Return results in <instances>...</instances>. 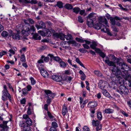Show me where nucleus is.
<instances>
[{
  "label": "nucleus",
  "instance_id": "60",
  "mask_svg": "<svg viewBox=\"0 0 131 131\" xmlns=\"http://www.w3.org/2000/svg\"><path fill=\"white\" fill-rule=\"evenodd\" d=\"M31 108L30 107H29L28 108L27 114L28 115H30L31 114Z\"/></svg>",
  "mask_w": 131,
  "mask_h": 131
},
{
  "label": "nucleus",
  "instance_id": "10",
  "mask_svg": "<svg viewBox=\"0 0 131 131\" xmlns=\"http://www.w3.org/2000/svg\"><path fill=\"white\" fill-rule=\"evenodd\" d=\"M45 29V30H44L43 31H39V32L41 33V35L43 36H51V33L49 29L46 28Z\"/></svg>",
  "mask_w": 131,
  "mask_h": 131
},
{
  "label": "nucleus",
  "instance_id": "27",
  "mask_svg": "<svg viewBox=\"0 0 131 131\" xmlns=\"http://www.w3.org/2000/svg\"><path fill=\"white\" fill-rule=\"evenodd\" d=\"M60 66L63 68H64L66 67L67 66V64L65 63L64 62L61 60L59 62Z\"/></svg>",
  "mask_w": 131,
  "mask_h": 131
},
{
  "label": "nucleus",
  "instance_id": "44",
  "mask_svg": "<svg viewBox=\"0 0 131 131\" xmlns=\"http://www.w3.org/2000/svg\"><path fill=\"white\" fill-rule=\"evenodd\" d=\"M1 35L2 36L7 37L8 35V33L5 31H3Z\"/></svg>",
  "mask_w": 131,
  "mask_h": 131
},
{
  "label": "nucleus",
  "instance_id": "41",
  "mask_svg": "<svg viewBox=\"0 0 131 131\" xmlns=\"http://www.w3.org/2000/svg\"><path fill=\"white\" fill-rule=\"evenodd\" d=\"M79 51L81 53H86V52H88V53H89L88 52V51L85 50V49L84 48H80V49Z\"/></svg>",
  "mask_w": 131,
  "mask_h": 131
},
{
  "label": "nucleus",
  "instance_id": "28",
  "mask_svg": "<svg viewBox=\"0 0 131 131\" xmlns=\"http://www.w3.org/2000/svg\"><path fill=\"white\" fill-rule=\"evenodd\" d=\"M64 7L66 9L68 10H70L73 9L72 6L71 4L69 3L66 4L64 6Z\"/></svg>",
  "mask_w": 131,
  "mask_h": 131
},
{
  "label": "nucleus",
  "instance_id": "49",
  "mask_svg": "<svg viewBox=\"0 0 131 131\" xmlns=\"http://www.w3.org/2000/svg\"><path fill=\"white\" fill-rule=\"evenodd\" d=\"M83 131H90L89 128L87 126H85L83 128Z\"/></svg>",
  "mask_w": 131,
  "mask_h": 131
},
{
  "label": "nucleus",
  "instance_id": "43",
  "mask_svg": "<svg viewBox=\"0 0 131 131\" xmlns=\"http://www.w3.org/2000/svg\"><path fill=\"white\" fill-rule=\"evenodd\" d=\"M52 126L51 127H53L55 128L58 127L57 124L55 122H53L52 123Z\"/></svg>",
  "mask_w": 131,
  "mask_h": 131
},
{
  "label": "nucleus",
  "instance_id": "35",
  "mask_svg": "<svg viewBox=\"0 0 131 131\" xmlns=\"http://www.w3.org/2000/svg\"><path fill=\"white\" fill-rule=\"evenodd\" d=\"M97 119L100 121H101L102 118V116L101 113L99 112L97 113Z\"/></svg>",
  "mask_w": 131,
  "mask_h": 131
},
{
  "label": "nucleus",
  "instance_id": "13",
  "mask_svg": "<svg viewBox=\"0 0 131 131\" xmlns=\"http://www.w3.org/2000/svg\"><path fill=\"white\" fill-rule=\"evenodd\" d=\"M39 24H36L35 25L36 27L38 29L40 28L45 29L46 26L45 23L42 21H39L38 22Z\"/></svg>",
  "mask_w": 131,
  "mask_h": 131
},
{
  "label": "nucleus",
  "instance_id": "63",
  "mask_svg": "<svg viewBox=\"0 0 131 131\" xmlns=\"http://www.w3.org/2000/svg\"><path fill=\"white\" fill-rule=\"evenodd\" d=\"M19 126L21 127H23V128H24V127L26 125L24 123L20 122L19 124Z\"/></svg>",
  "mask_w": 131,
  "mask_h": 131
},
{
  "label": "nucleus",
  "instance_id": "39",
  "mask_svg": "<svg viewBox=\"0 0 131 131\" xmlns=\"http://www.w3.org/2000/svg\"><path fill=\"white\" fill-rule=\"evenodd\" d=\"M21 57L20 58V60L22 62H25L26 61V59L25 56L24 54H23L21 55Z\"/></svg>",
  "mask_w": 131,
  "mask_h": 131
},
{
  "label": "nucleus",
  "instance_id": "31",
  "mask_svg": "<svg viewBox=\"0 0 131 131\" xmlns=\"http://www.w3.org/2000/svg\"><path fill=\"white\" fill-rule=\"evenodd\" d=\"M56 5L59 8H61L63 7V3L61 1L57 2Z\"/></svg>",
  "mask_w": 131,
  "mask_h": 131
},
{
  "label": "nucleus",
  "instance_id": "21",
  "mask_svg": "<svg viewBox=\"0 0 131 131\" xmlns=\"http://www.w3.org/2000/svg\"><path fill=\"white\" fill-rule=\"evenodd\" d=\"M33 39L35 40H40L41 39V37L38 34L35 33L32 36Z\"/></svg>",
  "mask_w": 131,
  "mask_h": 131
},
{
  "label": "nucleus",
  "instance_id": "48",
  "mask_svg": "<svg viewBox=\"0 0 131 131\" xmlns=\"http://www.w3.org/2000/svg\"><path fill=\"white\" fill-rule=\"evenodd\" d=\"M78 21L80 23H82L83 21L82 18V17L80 16H79L78 17Z\"/></svg>",
  "mask_w": 131,
  "mask_h": 131
},
{
  "label": "nucleus",
  "instance_id": "3",
  "mask_svg": "<svg viewBox=\"0 0 131 131\" xmlns=\"http://www.w3.org/2000/svg\"><path fill=\"white\" fill-rule=\"evenodd\" d=\"M53 35L54 38H59L61 40H64L65 38L67 40H72V36L70 34L66 35L62 33H55L53 34Z\"/></svg>",
  "mask_w": 131,
  "mask_h": 131
},
{
  "label": "nucleus",
  "instance_id": "5",
  "mask_svg": "<svg viewBox=\"0 0 131 131\" xmlns=\"http://www.w3.org/2000/svg\"><path fill=\"white\" fill-rule=\"evenodd\" d=\"M116 91L121 95L127 94H128V90L125 86L122 85L119 87V90H117Z\"/></svg>",
  "mask_w": 131,
  "mask_h": 131
},
{
  "label": "nucleus",
  "instance_id": "18",
  "mask_svg": "<svg viewBox=\"0 0 131 131\" xmlns=\"http://www.w3.org/2000/svg\"><path fill=\"white\" fill-rule=\"evenodd\" d=\"M40 72L41 74L44 77L46 78L48 77L49 74L48 72L44 69L41 70Z\"/></svg>",
  "mask_w": 131,
  "mask_h": 131
},
{
  "label": "nucleus",
  "instance_id": "4",
  "mask_svg": "<svg viewBox=\"0 0 131 131\" xmlns=\"http://www.w3.org/2000/svg\"><path fill=\"white\" fill-rule=\"evenodd\" d=\"M110 66H111L110 68L111 70H112L113 73L116 75H117L119 74L121 72V71L123 72L125 71V70L119 68L118 66V67H117L115 64H114L113 62L112 65Z\"/></svg>",
  "mask_w": 131,
  "mask_h": 131
},
{
  "label": "nucleus",
  "instance_id": "7",
  "mask_svg": "<svg viewBox=\"0 0 131 131\" xmlns=\"http://www.w3.org/2000/svg\"><path fill=\"white\" fill-rule=\"evenodd\" d=\"M2 100H5L8 99L10 102L11 101V99L10 94L8 93L7 91L6 90H3L2 91Z\"/></svg>",
  "mask_w": 131,
  "mask_h": 131
},
{
  "label": "nucleus",
  "instance_id": "57",
  "mask_svg": "<svg viewBox=\"0 0 131 131\" xmlns=\"http://www.w3.org/2000/svg\"><path fill=\"white\" fill-rule=\"evenodd\" d=\"M95 50V51L98 53H100V52L102 51L101 50L99 49L96 48L95 49H94Z\"/></svg>",
  "mask_w": 131,
  "mask_h": 131
},
{
  "label": "nucleus",
  "instance_id": "32",
  "mask_svg": "<svg viewBox=\"0 0 131 131\" xmlns=\"http://www.w3.org/2000/svg\"><path fill=\"white\" fill-rule=\"evenodd\" d=\"M25 121L27 125L28 126L31 125L32 124V122L31 119L29 118H27L25 120Z\"/></svg>",
  "mask_w": 131,
  "mask_h": 131
},
{
  "label": "nucleus",
  "instance_id": "16",
  "mask_svg": "<svg viewBox=\"0 0 131 131\" xmlns=\"http://www.w3.org/2000/svg\"><path fill=\"white\" fill-rule=\"evenodd\" d=\"M48 56L50 57V60H51L52 58L55 61L58 62H60L62 59L58 57H54L53 54H49Z\"/></svg>",
  "mask_w": 131,
  "mask_h": 131
},
{
  "label": "nucleus",
  "instance_id": "61",
  "mask_svg": "<svg viewBox=\"0 0 131 131\" xmlns=\"http://www.w3.org/2000/svg\"><path fill=\"white\" fill-rule=\"evenodd\" d=\"M48 104H45L44 106V109L45 110L47 111L48 112Z\"/></svg>",
  "mask_w": 131,
  "mask_h": 131
},
{
  "label": "nucleus",
  "instance_id": "55",
  "mask_svg": "<svg viewBox=\"0 0 131 131\" xmlns=\"http://www.w3.org/2000/svg\"><path fill=\"white\" fill-rule=\"evenodd\" d=\"M82 46H83V47L84 48L86 49H88L90 48L89 46L86 44H83L82 45Z\"/></svg>",
  "mask_w": 131,
  "mask_h": 131
},
{
  "label": "nucleus",
  "instance_id": "42",
  "mask_svg": "<svg viewBox=\"0 0 131 131\" xmlns=\"http://www.w3.org/2000/svg\"><path fill=\"white\" fill-rule=\"evenodd\" d=\"M47 113L49 117V118L52 121L53 120V118H54L53 116L51 114V113L49 111H48V112H47Z\"/></svg>",
  "mask_w": 131,
  "mask_h": 131
},
{
  "label": "nucleus",
  "instance_id": "20",
  "mask_svg": "<svg viewBox=\"0 0 131 131\" xmlns=\"http://www.w3.org/2000/svg\"><path fill=\"white\" fill-rule=\"evenodd\" d=\"M105 58L106 59L105 60V62L108 66H112L113 64V62L110 61L109 59L107 57H106Z\"/></svg>",
  "mask_w": 131,
  "mask_h": 131
},
{
  "label": "nucleus",
  "instance_id": "15",
  "mask_svg": "<svg viewBox=\"0 0 131 131\" xmlns=\"http://www.w3.org/2000/svg\"><path fill=\"white\" fill-rule=\"evenodd\" d=\"M44 92L47 95L46 97H50L53 98L55 96L54 94L52 93L50 90H45Z\"/></svg>",
  "mask_w": 131,
  "mask_h": 131
},
{
  "label": "nucleus",
  "instance_id": "26",
  "mask_svg": "<svg viewBox=\"0 0 131 131\" xmlns=\"http://www.w3.org/2000/svg\"><path fill=\"white\" fill-rule=\"evenodd\" d=\"M97 45V43L95 42H93L90 45V47L93 49H94L96 48V47Z\"/></svg>",
  "mask_w": 131,
  "mask_h": 131
},
{
  "label": "nucleus",
  "instance_id": "19",
  "mask_svg": "<svg viewBox=\"0 0 131 131\" xmlns=\"http://www.w3.org/2000/svg\"><path fill=\"white\" fill-rule=\"evenodd\" d=\"M97 104L95 102H89L88 104V107L90 108H94L96 106Z\"/></svg>",
  "mask_w": 131,
  "mask_h": 131
},
{
  "label": "nucleus",
  "instance_id": "58",
  "mask_svg": "<svg viewBox=\"0 0 131 131\" xmlns=\"http://www.w3.org/2000/svg\"><path fill=\"white\" fill-rule=\"evenodd\" d=\"M96 128V131H99V130H100L102 128V126L101 125H100L97 126Z\"/></svg>",
  "mask_w": 131,
  "mask_h": 131
},
{
  "label": "nucleus",
  "instance_id": "54",
  "mask_svg": "<svg viewBox=\"0 0 131 131\" xmlns=\"http://www.w3.org/2000/svg\"><path fill=\"white\" fill-rule=\"evenodd\" d=\"M20 103L22 104H25L26 100L25 98L23 99L20 100Z\"/></svg>",
  "mask_w": 131,
  "mask_h": 131
},
{
  "label": "nucleus",
  "instance_id": "14",
  "mask_svg": "<svg viewBox=\"0 0 131 131\" xmlns=\"http://www.w3.org/2000/svg\"><path fill=\"white\" fill-rule=\"evenodd\" d=\"M96 14L94 13H92L90 14L88 16L86 17L88 20H91L94 21L96 19Z\"/></svg>",
  "mask_w": 131,
  "mask_h": 131
},
{
  "label": "nucleus",
  "instance_id": "6",
  "mask_svg": "<svg viewBox=\"0 0 131 131\" xmlns=\"http://www.w3.org/2000/svg\"><path fill=\"white\" fill-rule=\"evenodd\" d=\"M99 23L101 25V27H103L101 29V31L104 32H105L106 31L105 30V29H106V27L104 25V24L106 26H108L107 25V21L106 18H103L100 19Z\"/></svg>",
  "mask_w": 131,
  "mask_h": 131
},
{
  "label": "nucleus",
  "instance_id": "62",
  "mask_svg": "<svg viewBox=\"0 0 131 131\" xmlns=\"http://www.w3.org/2000/svg\"><path fill=\"white\" fill-rule=\"evenodd\" d=\"M26 88L28 90V91H30L31 90L32 87L30 85H28L27 86Z\"/></svg>",
  "mask_w": 131,
  "mask_h": 131
},
{
  "label": "nucleus",
  "instance_id": "52",
  "mask_svg": "<svg viewBox=\"0 0 131 131\" xmlns=\"http://www.w3.org/2000/svg\"><path fill=\"white\" fill-rule=\"evenodd\" d=\"M99 55L103 58H104L105 57V54L102 51L99 53Z\"/></svg>",
  "mask_w": 131,
  "mask_h": 131
},
{
  "label": "nucleus",
  "instance_id": "23",
  "mask_svg": "<svg viewBox=\"0 0 131 131\" xmlns=\"http://www.w3.org/2000/svg\"><path fill=\"white\" fill-rule=\"evenodd\" d=\"M100 122L98 120L96 121L93 120L92 122V125L94 126H97L100 125H101L100 124Z\"/></svg>",
  "mask_w": 131,
  "mask_h": 131
},
{
  "label": "nucleus",
  "instance_id": "64",
  "mask_svg": "<svg viewBox=\"0 0 131 131\" xmlns=\"http://www.w3.org/2000/svg\"><path fill=\"white\" fill-rule=\"evenodd\" d=\"M50 131H57L56 128L53 127H51L50 129Z\"/></svg>",
  "mask_w": 131,
  "mask_h": 131
},
{
  "label": "nucleus",
  "instance_id": "17",
  "mask_svg": "<svg viewBox=\"0 0 131 131\" xmlns=\"http://www.w3.org/2000/svg\"><path fill=\"white\" fill-rule=\"evenodd\" d=\"M19 34L18 32L16 33H14L12 35V38L15 40H18L20 39L21 37L19 35Z\"/></svg>",
  "mask_w": 131,
  "mask_h": 131
},
{
  "label": "nucleus",
  "instance_id": "8",
  "mask_svg": "<svg viewBox=\"0 0 131 131\" xmlns=\"http://www.w3.org/2000/svg\"><path fill=\"white\" fill-rule=\"evenodd\" d=\"M98 84V88L102 90H103L104 89L106 88L107 86V82L105 81L102 80H100L99 81Z\"/></svg>",
  "mask_w": 131,
  "mask_h": 131
},
{
  "label": "nucleus",
  "instance_id": "12",
  "mask_svg": "<svg viewBox=\"0 0 131 131\" xmlns=\"http://www.w3.org/2000/svg\"><path fill=\"white\" fill-rule=\"evenodd\" d=\"M8 121H3V124L0 125V127L1 129V131H7L8 129V127L7 124Z\"/></svg>",
  "mask_w": 131,
  "mask_h": 131
},
{
  "label": "nucleus",
  "instance_id": "37",
  "mask_svg": "<svg viewBox=\"0 0 131 131\" xmlns=\"http://www.w3.org/2000/svg\"><path fill=\"white\" fill-rule=\"evenodd\" d=\"M23 130L24 131H31V129L29 126L26 125L23 128Z\"/></svg>",
  "mask_w": 131,
  "mask_h": 131
},
{
  "label": "nucleus",
  "instance_id": "11",
  "mask_svg": "<svg viewBox=\"0 0 131 131\" xmlns=\"http://www.w3.org/2000/svg\"><path fill=\"white\" fill-rule=\"evenodd\" d=\"M37 66L40 71L41 70L43 69V61L42 59H40L37 62Z\"/></svg>",
  "mask_w": 131,
  "mask_h": 131
},
{
  "label": "nucleus",
  "instance_id": "56",
  "mask_svg": "<svg viewBox=\"0 0 131 131\" xmlns=\"http://www.w3.org/2000/svg\"><path fill=\"white\" fill-rule=\"evenodd\" d=\"M112 28L113 29V31H114L116 32H118V30L117 28L115 26H113L112 27Z\"/></svg>",
  "mask_w": 131,
  "mask_h": 131
},
{
  "label": "nucleus",
  "instance_id": "1",
  "mask_svg": "<svg viewBox=\"0 0 131 131\" xmlns=\"http://www.w3.org/2000/svg\"><path fill=\"white\" fill-rule=\"evenodd\" d=\"M24 21L25 24L23 27V29L21 32L22 35L24 36L22 38L23 40L26 41L28 39L25 36H28L29 35H32L34 34V32L35 31V27L33 25H30V24H34L35 22L31 18L24 19Z\"/></svg>",
  "mask_w": 131,
  "mask_h": 131
},
{
  "label": "nucleus",
  "instance_id": "59",
  "mask_svg": "<svg viewBox=\"0 0 131 131\" xmlns=\"http://www.w3.org/2000/svg\"><path fill=\"white\" fill-rule=\"evenodd\" d=\"M51 102V100L50 98V97H48V99L47 101V102L48 104V105H49Z\"/></svg>",
  "mask_w": 131,
  "mask_h": 131
},
{
  "label": "nucleus",
  "instance_id": "45",
  "mask_svg": "<svg viewBox=\"0 0 131 131\" xmlns=\"http://www.w3.org/2000/svg\"><path fill=\"white\" fill-rule=\"evenodd\" d=\"M30 79L31 81V84L32 85H34L35 84L36 81L33 78L31 77Z\"/></svg>",
  "mask_w": 131,
  "mask_h": 131
},
{
  "label": "nucleus",
  "instance_id": "50",
  "mask_svg": "<svg viewBox=\"0 0 131 131\" xmlns=\"http://www.w3.org/2000/svg\"><path fill=\"white\" fill-rule=\"evenodd\" d=\"M22 90L23 91L22 93L23 94L25 95L28 94V92H27V90L26 89H24Z\"/></svg>",
  "mask_w": 131,
  "mask_h": 131
},
{
  "label": "nucleus",
  "instance_id": "30",
  "mask_svg": "<svg viewBox=\"0 0 131 131\" xmlns=\"http://www.w3.org/2000/svg\"><path fill=\"white\" fill-rule=\"evenodd\" d=\"M93 27L96 29L99 30L101 28H103V27H101V25L100 24V23H97L95 25L93 26Z\"/></svg>",
  "mask_w": 131,
  "mask_h": 131
},
{
  "label": "nucleus",
  "instance_id": "34",
  "mask_svg": "<svg viewBox=\"0 0 131 131\" xmlns=\"http://www.w3.org/2000/svg\"><path fill=\"white\" fill-rule=\"evenodd\" d=\"M113 110L110 108L106 109L105 110V112L107 114H111L113 112Z\"/></svg>",
  "mask_w": 131,
  "mask_h": 131
},
{
  "label": "nucleus",
  "instance_id": "47",
  "mask_svg": "<svg viewBox=\"0 0 131 131\" xmlns=\"http://www.w3.org/2000/svg\"><path fill=\"white\" fill-rule=\"evenodd\" d=\"M6 53V51L4 50L2 51L1 52H0V58H1L3 55H4Z\"/></svg>",
  "mask_w": 131,
  "mask_h": 131
},
{
  "label": "nucleus",
  "instance_id": "36",
  "mask_svg": "<svg viewBox=\"0 0 131 131\" xmlns=\"http://www.w3.org/2000/svg\"><path fill=\"white\" fill-rule=\"evenodd\" d=\"M93 21H94L93 20H91L90 21H89V20L87 19V24L89 27H91L93 26Z\"/></svg>",
  "mask_w": 131,
  "mask_h": 131
},
{
  "label": "nucleus",
  "instance_id": "25",
  "mask_svg": "<svg viewBox=\"0 0 131 131\" xmlns=\"http://www.w3.org/2000/svg\"><path fill=\"white\" fill-rule=\"evenodd\" d=\"M102 92L103 94L105 96L107 97H109L110 95L109 93L106 90H103L102 91Z\"/></svg>",
  "mask_w": 131,
  "mask_h": 131
},
{
  "label": "nucleus",
  "instance_id": "9",
  "mask_svg": "<svg viewBox=\"0 0 131 131\" xmlns=\"http://www.w3.org/2000/svg\"><path fill=\"white\" fill-rule=\"evenodd\" d=\"M50 78L53 80L58 82H61L63 80V79L61 76L57 75H53Z\"/></svg>",
  "mask_w": 131,
  "mask_h": 131
},
{
  "label": "nucleus",
  "instance_id": "24",
  "mask_svg": "<svg viewBox=\"0 0 131 131\" xmlns=\"http://www.w3.org/2000/svg\"><path fill=\"white\" fill-rule=\"evenodd\" d=\"M25 2L28 3H30L32 4H37L38 1L37 0H31V1L28 0H25Z\"/></svg>",
  "mask_w": 131,
  "mask_h": 131
},
{
  "label": "nucleus",
  "instance_id": "2",
  "mask_svg": "<svg viewBox=\"0 0 131 131\" xmlns=\"http://www.w3.org/2000/svg\"><path fill=\"white\" fill-rule=\"evenodd\" d=\"M121 60V58L119 59L117 58H115L113 62L114 64L117 63V65L119 67V68L125 71H128L129 69V67L124 62L120 61Z\"/></svg>",
  "mask_w": 131,
  "mask_h": 131
},
{
  "label": "nucleus",
  "instance_id": "51",
  "mask_svg": "<svg viewBox=\"0 0 131 131\" xmlns=\"http://www.w3.org/2000/svg\"><path fill=\"white\" fill-rule=\"evenodd\" d=\"M70 43L72 44V46H77V44L76 42L74 41H71L70 42Z\"/></svg>",
  "mask_w": 131,
  "mask_h": 131
},
{
  "label": "nucleus",
  "instance_id": "38",
  "mask_svg": "<svg viewBox=\"0 0 131 131\" xmlns=\"http://www.w3.org/2000/svg\"><path fill=\"white\" fill-rule=\"evenodd\" d=\"M94 73L95 74L98 76L102 77L103 76V75L99 71H94Z\"/></svg>",
  "mask_w": 131,
  "mask_h": 131
},
{
  "label": "nucleus",
  "instance_id": "40",
  "mask_svg": "<svg viewBox=\"0 0 131 131\" xmlns=\"http://www.w3.org/2000/svg\"><path fill=\"white\" fill-rule=\"evenodd\" d=\"M80 14L81 15H83L84 16H85L86 14L85 13V10H80L79 11Z\"/></svg>",
  "mask_w": 131,
  "mask_h": 131
},
{
  "label": "nucleus",
  "instance_id": "22",
  "mask_svg": "<svg viewBox=\"0 0 131 131\" xmlns=\"http://www.w3.org/2000/svg\"><path fill=\"white\" fill-rule=\"evenodd\" d=\"M68 110L67 107L64 105L63 107L62 113V115L65 116L66 114L68 113Z\"/></svg>",
  "mask_w": 131,
  "mask_h": 131
},
{
  "label": "nucleus",
  "instance_id": "33",
  "mask_svg": "<svg viewBox=\"0 0 131 131\" xmlns=\"http://www.w3.org/2000/svg\"><path fill=\"white\" fill-rule=\"evenodd\" d=\"M43 59H44L43 61H44L45 62H48L50 60L49 58L48 57H45L44 56H42L41 57V58L40 59L43 60Z\"/></svg>",
  "mask_w": 131,
  "mask_h": 131
},
{
  "label": "nucleus",
  "instance_id": "29",
  "mask_svg": "<svg viewBox=\"0 0 131 131\" xmlns=\"http://www.w3.org/2000/svg\"><path fill=\"white\" fill-rule=\"evenodd\" d=\"M73 12L76 14H78L80 10V8L78 7H75L73 8Z\"/></svg>",
  "mask_w": 131,
  "mask_h": 131
},
{
  "label": "nucleus",
  "instance_id": "53",
  "mask_svg": "<svg viewBox=\"0 0 131 131\" xmlns=\"http://www.w3.org/2000/svg\"><path fill=\"white\" fill-rule=\"evenodd\" d=\"M118 6L122 10H125V11H127V9L123 8L122 7V6L121 5V4H119L118 5Z\"/></svg>",
  "mask_w": 131,
  "mask_h": 131
},
{
  "label": "nucleus",
  "instance_id": "46",
  "mask_svg": "<svg viewBox=\"0 0 131 131\" xmlns=\"http://www.w3.org/2000/svg\"><path fill=\"white\" fill-rule=\"evenodd\" d=\"M75 40L79 42L83 43L84 41V40L83 39L77 37L76 38Z\"/></svg>",
  "mask_w": 131,
  "mask_h": 131
}]
</instances>
